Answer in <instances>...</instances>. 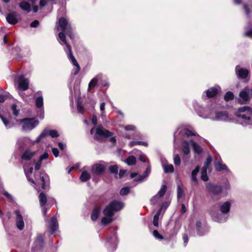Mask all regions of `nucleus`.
<instances>
[{
  "label": "nucleus",
  "mask_w": 252,
  "mask_h": 252,
  "mask_svg": "<svg viewBox=\"0 0 252 252\" xmlns=\"http://www.w3.org/2000/svg\"><path fill=\"white\" fill-rule=\"evenodd\" d=\"M97 83V79L96 78H94L89 83L88 91H90L91 88L95 86Z\"/></svg>",
  "instance_id": "obj_37"
},
{
  "label": "nucleus",
  "mask_w": 252,
  "mask_h": 252,
  "mask_svg": "<svg viewBox=\"0 0 252 252\" xmlns=\"http://www.w3.org/2000/svg\"><path fill=\"white\" fill-rule=\"evenodd\" d=\"M235 71L238 77L242 79L246 78L249 74V71L247 69L242 68L239 65L236 66Z\"/></svg>",
  "instance_id": "obj_9"
},
{
  "label": "nucleus",
  "mask_w": 252,
  "mask_h": 252,
  "mask_svg": "<svg viewBox=\"0 0 252 252\" xmlns=\"http://www.w3.org/2000/svg\"><path fill=\"white\" fill-rule=\"evenodd\" d=\"M151 172V166L150 165H148L147 168L146 169V171L143 175H147V177L149 175Z\"/></svg>",
  "instance_id": "obj_63"
},
{
  "label": "nucleus",
  "mask_w": 252,
  "mask_h": 252,
  "mask_svg": "<svg viewBox=\"0 0 252 252\" xmlns=\"http://www.w3.org/2000/svg\"><path fill=\"white\" fill-rule=\"evenodd\" d=\"M153 234L154 236V237L157 239L159 240H162L163 239L162 236L160 235L157 230H155L153 231Z\"/></svg>",
  "instance_id": "obj_47"
},
{
  "label": "nucleus",
  "mask_w": 252,
  "mask_h": 252,
  "mask_svg": "<svg viewBox=\"0 0 252 252\" xmlns=\"http://www.w3.org/2000/svg\"><path fill=\"white\" fill-rule=\"evenodd\" d=\"M35 154V152H32L30 150H27L22 154L21 158L23 160H29L33 157Z\"/></svg>",
  "instance_id": "obj_18"
},
{
  "label": "nucleus",
  "mask_w": 252,
  "mask_h": 252,
  "mask_svg": "<svg viewBox=\"0 0 252 252\" xmlns=\"http://www.w3.org/2000/svg\"><path fill=\"white\" fill-rule=\"evenodd\" d=\"M231 207V204L229 202H225L220 206V210L222 213H227Z\"/></svg>",
  "instance_id": "obj_20"
},
{
  "label": "nucleus",
  "mask_w": 252,
  "mask_h": 252,
  "mask_svg": "<svg viewBox=\"0 0 252 252\" xmlns=\"http://www.w3.org/2000/svg\"><path fill=\"white\" fill-rule=\"evenodd\" d=\"M105 170V167L104 165L101 164H95L92 168V172L95 174L99 175L102 174Z\"/></svg>",
  "instance_id": "obj_12"
},
{
  "label": "nucleus",
  "mask_w": 252,
  "mask_h": 252,
  "mask_svg": "<svg viewBox=\"0 0 252 252\" xmlns=\"http://www.w3.org/2000/svg\"><path fill=\"white\" fill-rule=\"evenodd\" d=\"M218 90L215 88H211L206 91V95L208 97H213L218 93Z\"/></svg>",
  "instance_id": "obj_24"
},
{
  "label": "nucleus",
  "mask_w": 252,
  "mask_h": 252,
  "mask_svg": "<svg viewBox=\"0 0 252 252\" xmlns=\"http://www.w3.org/2000/svg\"><path fill=\"white\" fill-rule=\"evenodd\" d=\"M159 199V197L157 194L153 196L150 200L151 203L152 204H156Z\"/></svg>",
  "instance_id": "obj_48"
},
{
  "label": "nucleus",
  "mask_w": 252,
  "mask_h": 252,
  "mask_svg": "<svg viewBox=\"0 0 252 252\" xmlns=\"http://www.w3.org/2000/svg\"><path fill=\"white\" fill-rule=\"evenodd\" d=\"M41 162H42V161L39 159L38 161L35 164V170H38L40 169L41 164Z\"/></svg>",
  "instance_id": "obj_59"
},
{
  "label": "nucleus",
  "mask_w": 252,
  "mask_h": 252,
  "mask_svg": "<svg viewBox=\"0 0 252 252\" xmlns=\"http://www.w3.org/2000/svg\"><path fill=\"white\" fill-rule=\"evenodd\" d=\"M199 171V166H197L195 168L192 170L191 172V179L194 182L195 185L197 184V179L196 178V175Z\"/></svg>",
  "instance_id": "obj_26"
},
{
  "label": "nucleus",
  "mask_w": 252,
  "mask_h": 252,
  "mask_svg": "<svg viewBox=\"0 0 252 252\" xmlns=\"http://www.w3.org/2000/svg\"><path fill=\"white\" fill-rule=\"evenodd\" d=\"M190 143L191 144V146L193 148L194 152L198 154H200L202 153V150L199 145L196 144L194 141L192 140H190Z\"/></svg>",
  "instance_id": "obj_22"
},
{
  "label": "nucleus",
  "mask_w": 252,
  "mask_h": 252,
  "mask_svg": "<svg viewBox=\"0 0 252 252\" xmlns=\"http://www.w3.org/2000/svg\"><path fill=\"white\" fill-rule=\"evenodd\" d=\"M40 135L42 138H45L46 136L49 135V130L47 129H44L40 134Z\"/></svg>",
  "instance_id": "obj_52"
},
{
  "label": "nucleus",
  "mask_w": 252,
  "mask_h": 252,
  "mask_svg": "<svg viewBox=\"0 0 252 252\" xmlns=\"http://www.w3.org/2000/svg\"><path fill=\"white\" fill-rule=\"evenodd\" d=\"M18 89L22 91H26L29 89V81L22 75L18 77Z\"/></svg>",
  "instance_id": "obj_8"
},
{
  "label": "nucleus",
  "mask_w": 252,
  "mask_h": 252,
  "mask_svg": "<svg viewBox=\"0 0 252 252\" xmlns=\"http://www.w3.org/2000/svg\"><path fill=\"white\" fill-rule=\"evenodd\" d=\"M158 219L159 217L155 215L154 217L153 223L154 225L157 227H158Z\"/></svg>",
  "instance_id": "obj_49"
},
{
  "label": "nucleus",
  "mask_w": 252,
  "mask_h": 252,
  "mask_svg": "<svg viewBox=\"0 0 252 252\" xmlns=\"http://www.w3.org/2000/svg\"><path fill=\"white\" fill-rule=\"evenodd\" d=\"M234 94L232 92H228L225 94L224 98L226 101H228L233 99L234 98Z\"/></svg>",
  "instance_id": "obj_36"
},
{
  "label": "nucleus",
  "mask_w": 252,
  "mask_h": 252,
  "mask_svg": "<svg viewBox=\"0 0 252 252\" xmlns=\"http://www.w3.org/2000/svg\"><path fill=\"white\" fill-rule=\"evenodd\" d=\"M136 145H142L145 146H148L147 143L143 141H132L129 143L130 147H133Z\"/></svg>",
  "instance_id": "obj_38"
},
{
  "label": "nucleus",
  "mask_w": 252,
  "mask_h": 252,
  "mask_svg": "<svg viewBox=\"0 0 252 252\" xmlns=\"http://www.w3.org/2000/svg\"><path fill=\"white\" fill-rule=\"evenodd\" d=\"M39 25V22L37 20H34L31 24V26L32 27H37Z\"/></svg>",
  "instance_id": "obj_62"
},
{
  "label": "nucleus",
  "mask_w": 252,
  "mask_h": 252,
  "mask_svg": "<svg viewBox=\"0 0 252 252\" xmlns=\"http://www.w3.org/2000/svg\"><path fill=\"white\" fill-rule=\"evenodd\" d=\"M212 161V157L210 156H208L207 158V159L204 163V166L202 168H205L207 169L209 167V165L211 164Z\"/></svg>",
  "instance_id": "obj_40"
},
{
  "label": "nucleus",
  "mask_w": 252,
  "mask_h": 252,
  "mask_svg": "<svg viewBox=\"0 0 252 252\" xmlns=\"http://www.w3.org/2000/svg\"><path fill=\"white\" fill-rule=\"evenodd\" d=\"M77 110L79 112L82 113L84 111V108L82 104L80 102L77 103Z\"/></svg>",
  "instance_id": "obj_53"
},
{
  "label": "nucleus",
  "mask_w": 252,
  "mask_h": 252,
  "mask_svg": "<svg viewBox=\"0 0 252 252\" xmlns=\"http://www.w3.org/2000/svg\"><path fill=\"white\" fill-rule=\"evenodd\" d=\"M196 228H197V231L198 234L200 236L202 235V234H201L199 232L200 228L201 227V222L199 221H197L196 223Z\"/></svg>",
  "instance_id": "obj_55"
},
{
  "label": "nucleus",
  "mask_w": 252,
  "mask_h": 252,
  "mask_svg": "<svg viewBox=\"0 0 252 252\" xmlns=\"http://www.w3.org/2000/svg\"><path fill=\"white\" fill-rule=\"evenodd\" d=\"M90 178L91 176L89 173L83 171L80 177V179L83 182H85L90 179Z\"/></svg>",
  "instance_id": "obj_29"
},
{
  "label": "nucleus",
  "mask_w": 252,
  "mask_h": 252,
  "mask_svg": "<svg viewBox=\"0 0 252 252\" xmlns=\"http://www.w3.org/2000/svg\"><path fill=\"white\" fill-rule=\"evenodd\" d=\"M204 118H210L212 120L218 121H228L229 120L228 114L226 112L212 111L208 116L205 117Z\"/></svg>",
  "instance_id": "obj_5"
},
{
  "label": "nucleus",
  "mask_w": 252,
  "mask_h": 252,
  "mask_svg": "<svg viewBox=\"0 0 252 252\" xmlns=\"http://www.w3.org/2000/svg\"><path fill=\"white\" fill-rule=\"evenodd\" d=\"M126 172V170H120L119 174V178H122L125 174Z\"/></svg>",
  "instance_id": "obj_64"
},
{
  "label": "nucleus",
  "mask_w": 252,
  "mask_h": 252,
  "mask_svg": "<svg viewBox=\"0 0 252 252\" xmlns=\"http://www.w3.org/2000/svg\"><path fill=\"white\" fill-rule=\"evenodd\" d=\"M66 52H68L69 54V57L70 60H71L72 63L74 65H75L76 67V70L75 71L74 74L76 75L78 73L79 71L80 70V67L79 65V64L77 63L76 59H75L74 57L73 56L72 52H71V48L70 49V50H66Z\"/></svg>",
  "instance_id": "obj_14"
},
{
  "label": "nucleus",
  "mask_w": 252,
  "mask_h": 252,
  "mask_svg": "<svg viewBox=\"0 0 252 252\" xmlns=\"http://www.w3.org/2000/svg\"><path fill=\"white\" fill-rule=\"evenodd\" d=\"M113 135V133L109 130L105 129L102 126H98L96 128V133L94 138L97 140H101L102 138L109 137Z\"/></svg>",
  "instance_id": "obj_7"
},
{
  "label": "nucleus",
  "mask_w": 252,
  "mask_h": 252,
  "mask_svg": "<svg viewBox=\"0 0 252 252\" xmlns=\"http://www.w3.org/2000/svg\"><path fill=\"white\" fill-rule=\"evenodd\" d=\"M118 166L117 165H114L110 166L109 167V171L113 174H117L118 171Z\"/></svg>",
  "instance_id": "obj_41"
},
{
  "label": "nucleus",
  "mask_w": 252,
  "mask_h": 252,
  "mask_svg": "<svg viewBox=\"0 0 252 252\" xmlns=\"http://www.w3.org/2000/svg\"><path fill=\"white\" fill-rule=\"evenodd\" d=\"M14 213L16 216V226L20 230H23L25 226L23 217L19 210H15Z\"/></svg>",
  "instance_id": "obj_10"
},
{
  "label": "nucleus",
  "mask_w": 252,
  "mask_h": 252,
  "mask_svg": "<svg viewBox=\"0 0 252 252\" xmlns=\"http://www.w3.org/2000/svg\"><path fill=\"white\" fill-rule=\"evenodd\" d=\"M139 160L143 162H146L147 161V158L144 155L142 154L139 156Z\"/></svg>",
  "instance_id": "obj_60"
},
{
  "label": "nucleus",
  "mask_w": 252,
  "mask_h": 252,
  "mask_svg": "<svg viewBox=\"0 0 252 252\" xmlns=\"http://www.w3.org/2000/svg\"><path fill=\"white\" fill-rule=\"evenodd\" d=\"M53 154L55 156V157H57L59 156V150L57 148H54L52 150Z\"/></svg>",
  "instance_id": "obj_54"
},
{
  "label": "nucleus",
  "mask_w": 252,
  "mask_h": 252,
  "mask_svg": "<svg viewBox=\"0 0 252 252\" xmlns=\"http://www.w3.org/2000/svg\"><path fill=\"white\" fill-rule=\"evenodd\" d=\"M56 28L57 30H61L62 32H66L71 39H74V35L72 32V27L65 18L61 17L59 19Z\"/></svg>",
  "instance_id": "obj_3"
},
{
  "label": "nucleus",
  "mask_w": 252,
  "mask_h": 252,
  "mask_svg": "<svg viewBox=\"0 0 252 252\" xmlns=\"http://www.w3.org/2000/svg\"><path fill=\"white\" fill-rule=\"evenodd\" d=\"M206 188L209 191L215 194H218L221 191V188L220 186L208 184L206 185Z\"/></svg>",
  "instance_id": "obj_15"
},
{
  "label": "nucleus",
  "mask_w": 252,
  "mask_h": 252,
  "mask_svg": "<svg viewBox=\"0 0 252 252\" xmlns=\"http://www.w3.org/2000/svg\"><path fill=\"white\" fill-rule=\"evenodd\" d=\"M174 163L175 165L179 166L181 164V159L180 158L178 154H176L174 155Z\"/></svg>",
  "instance_id": "obj_42"
},
{
  "label": "nucleus",
  "mask_w": 252,
  "mask_h": 252,
  "mask_svg": "<svg viewBox=\"0 0 252 252\" xmlns=\"http://www.w3.org/2000/svg\"><path fill=\"white\" fill-rule=\"evenodd\" d=\"M45 178H47V177L46 175H43L41 174L40 179L42 182L41 183V188L43 189H45L46 188V185H45Z\"/></svg>",
  "instance_id": "obj_45"
},
{
  "label": "nucleus",
  "mask_w": 252,
  "mask_h": 252,
  "mask_svg": "<svg viewBox=\"0 0 252 252\" xmlns=\"http://www.w3.org/2000/svg\"><path fill=\"white\" fill-rule=\"evenodd\" d=\"M135 128V126L132 125H128L125 126V129L126 130H134Z\"/></svg>",
  "instance_id": "obj_56"
},
{
  "label": "nucleus",
  "mask_w": 252,
  "mask_h": 252,
  "mask_svg": "<svg viewBox=\"0 0 252 252\" xmlns=\"http://www.w3.org/2000/svg\"><path fill=\"white\" fill-rule=\"evenodd\" d=\"M184 194V191L182 187L180 185L178 186L177 188V198L178 199L181 198Z\"/></svg>",
  "instance_id": "obj_39"
},
{
  "label": "nucleus",
  "mask_w": 252,
  "mask_h": 252,
  "mask_svg": "<svg viewBox=\"0 0 252 252\" xmlns=\"http://www.w3.org/2000/svg\"><path fill=\"white\" fill-rule=\"evenodd\" d=\"M59 37L60 40L62 41L66 46L67 50H70V46L68 44L66 40V36L64 32H61L59 33Z\"/></svg>",
  "instance_id": "obj_21"
},
{
  "label": "nucleus",
  "mask_w": 252,
  "mask_h": 252,
  "mask_svg": "<svg viewBox=\"0 0 252 252\" xmlns=\"http://www.w3.org/2000/svg\"><path fill=\"white\" fill-rule=\"evenodd\" d=\"M99 212L100 208L99 207H95L94 208L91 215V219L93 220H95L98 218Z\"/></svg>",
  "instance_id": "obj_27"
},
{
  "label": "nucleus",
  "mask_w": 252,
  "mask_h": 252,
  "mask_svg": "<svg viewBox=\"0 0 252 252\" xmlns=\"http://www.w3.org/2000/svg\"><path fill=\"white\" fill-rule=\"evenodd\" d=\"M184 133L187 136L189 137L192 135H196V134L192 131L189 130L188 129H184L183 130Z\"/></svg>",
  "instance_id": "obj_46"
},
{
  "label": "nucleus",
  "mask_w": 252,
  "mask_h": 252,
  "mask_svg": "<svg viewBox=\"0 0 252 252\" xmlns=\"http://www.w3.org/2000/svg\"><path fill=\"white\" fill-rule=\"evenodd\" d=\"M38 198L40 206L43 207L45 206L47 201L46 195L43 192H41L39 195Z\"/></svg>",
  "instance_id": "obj_23"
},
{
  "label": "nucleus",
  "mask_w": 252,
  "mask_h": 252,
  "mask_svg": "<svg viewBox=\"0 0 252 252\" xmlns=\"http://www.w3.org/2000/svg\"><path fill=\"white\" fill-rule=\"evenodd\" d=\"M237 117L244 122L245 125H252V109L248 106L240 107L237 112Z\"/></svg>",
  "instance_id": "obj_2"
},
{
  "label": "nucleus",
  "mask_w": 252,
  "mask_h": 252,
  "mask_svg": "<svg viewBox=\"0 0 252 252\" xmlns=\"http://www.w3.org/2000/svg\"><path fill=\"white\" fill-rule=\"evenodd\" d=\"M48 157V153L45 152L40 157L39 159L42 161L43 159L47 158Z\"/></svg>",
  "instance_id": "obj_58"
},
{
  "label": "nucleus",
  "mask_w": 252,
  "mask_h": 252,
  "mask_svg": "<svg viewBox=\"0 0 252 252\" xmlns=\"http://www.w3.org/2000/svg\"><path fill=\"white\" fill-rule=\"evenodd\" d=\"M49 135H50L51 137H58L59 136V134L58 131L56 130H49Z\"/></svg>",
  "instance_id": "obj_44"
},
{
  "label": "nucleus",
  "mask_w": 252,
  "mask_h": 252,
  "mask_svg": "<svg viewBox=\"0 0 252 252\" xmlns=\"http://www.w3.org/2000/svg\"><path fill=\"white\" fill-rule=\"evenodd\" d=\"M43 104V99L42 96H37L35 99V104L37 108L42 107Z\"/></svg>",
  "instance_id": "obj_31"
},
{
  "label": "nucleus",
  "mask_w": 252,
  "mask_h": 252,
  "mask_svg": "<svg viewBox=\"0 0 252 252\" xmlns=\"http://www.w3.org/2000/svg\"><path fill=\"white\" fill-rule=\"evenodd\" d=\"M47 2V0H40L39 5L40 7H43L46 5Z\"/></svg>",
  "instance_id": "obj_61"
},
{
  "label": "nucleus",
  "mask_w": 252,
  "mask_h": 252,
  "mask_svg": "<svg viewBox=\"0 0 252 252\" xmlns=\"http://www.w3.org/2000/svg\"><path fill=\"white\" fill-rule=\"evenodd\" d=\"M214 220L215 221L219 222H223L225 221L226 219H222L221 218H220V217H215L214 218Z\"/></svg>",
  "instance_id": "obj_57"
},
{
  "label": "nucleus",
  "mask_w": 252,
  "mask_h": 252,
  "mask_svg": "<svg viewBox=\"0 0 252 252\" xmlns=\"http://www.w3.org/2000/svg\"><path fill=\"white\" fill-rule=\"evenodd\" d=\"M252 96V89L246 87L239 93V98L238 101L240 104H245Z\"/></svg>",
  "instance_id": "obj_6"
},
{
  "label": "nucleus",
  "mask_w": 252,
  "mask_h": 252,
  "mask_svg": "<svg viewBox=\"0 0 252 252\" xmlns=\"http://www.w3.org/2000/svg\"><path fill=\"white\" fill-rule=\"evenodd\" d=\"M58 228V223L55 217H53L50 220L49 229L51 233H54Z\"/></svg>",
  "instance_id": "obj_11"
},
{
  "label": "nucleus",
  "mask_w": 252,
  "mask_h": 252,
  "mask_svg": "<svg viewBox=\"0 0 252 252\" xmlns=\"http://www.w3.org/2000/svg\"><path fill=\"white\" fill-rule=\"evenodd\" d=\"M19 7L24 11L29 13L32 10V6L30 2L26 1H22L19 3Z\"/></svg>",
  "instance_id": "obj_19"
},
{
  "label": "nucleus",
  "mask_w": 252,
  "mask_h": 252,
  "mask_svg": "<svg viewBox=\"0 0 252 252\" xmlns=\"http://www.w3.org/2000/svg\"><path fill=\"white\" fill-rule=\"evenodd\" d=\"M207 169L205 168H202L201 169V179L205 182L208 180V177L207 175Z\"/></svg>",
  "instance_id": "obj_32"
},
{
  "label": "nucleus",
  "mask_w": 252,
  "mask_h": 252,
  "mask_svg": "<svg viewBox=\"0 0 252 252\" xmlns=\"http://www.w3.org/2000/svg\"><path fill=\"white\" fill-rule=\"evenodd\" d=\"M124 207V204L122 202L114 201L106 206L103 211L104 217L101 220V223L106 225L111 222L113 219L114 212L119 211Z\"/></svg>",
  "instance_id": "obj_1"
},
{
  "label": "nucleus",
  "mask_w": 252,
  "mask_h": 252,
  "mask_svg": "<svg viewBox=\"0 0 252 252\" xmlns=\"http://www.w3.org/2000/svg\"><path fill=\"white\" fill-rule=\"evenodd\" d=\"M43 242V236L42 234H39L37 235L36 240L35 241L36 245H38L41 247Z\"/></svg>",
  "instance_id": "obj_35"
},
{
  "label": "nucleus",
  "mask_w": 252,
  "mask_h": 252,
  "mask_svg": "<svg viewBox=\"0 0 252 252\" xmlns=\"http://www.w3.org/2000/svg\"><path fill=\"white\" fill-rule=\"evenodd\" d=\"M125 162L129 165H134L136 163V158L133 156H129L126 159Z\"/></svg>",
  "instance_id": "obj_30"
},
{
  "label": "nucleus",
  "mask_w": 252,
  "mask_h": 252,
  "mask_svg": "<svg viewBox=\"0 0 252 252\" xmlns=\"http://www.w3.org/2000/svg\"><path fill=\"white\" fill-rule=\"evenodd\" d=\"M214 166L217 171H224L227 172L228 171V168L226 165L223 164L221 163V161L216 160L214 162Z\"/></svg>",
  "instance_id": "obj_16"
},
{
  "label": "nucleus",
  "mask_w": 252,
  "mask_h": 252,
  "mask_svg": "<svg viewBox=\"0 0 252 252\" xmlns=\"http://www.w3.org/2000/svg\"><path fill=\"white\" fill-rule=\"evenodd\" d=\"M167 187L166 185H163L161 186L160 190L158 191V192L157 193V195L159 197V198L163 196L166 191Z\"/></svg>",
  "instance_id": "obj_33"
},
{
  "label": "nucleus",
  "mask_w": 252,
  "mask_h": 252,
  "mask_svg": "<svg viewBox=\"0 0 252 252\" xmlns=\"http://www.w3.org/2000/svg\"><path fill=\"white\" fill-rule=\"evenodd\" d=\"M22 129L30 131L34 128L39 124L37 120L34 118H26L20 121Z\"/></svg>",
  "instance_id": "obj_4"
},
{
  "label": "nucleus",
  "mask_w": 252,
  "mask_h": 252,
  "mask_svg": "<svg viewBox=\"0 0 252 252\" xmlns=\"http://www.w3.org/2000/svg\"><path fill=\"white\" fill-rule=\"evenodd\" d=\"M6 19L7 22L12 25H14L18 22L16 17V13L15 12H11L8 13Z\"/></svg>",
  "instance_id": "obj_17"
},
{
  "label": "nucleus",
  "mask_w": 252,
  "mask_h": 252,
  "mask_svg": "<svg viewBox=\"0 0 252 252\" xmlns=\"http://www.w3.org/2000/svg\"><path fill=\"white\" fill-rule=\"evenodd\" d=\"M0 117L1 119V120L2 121L3 124H4L5 126L7 127V128H9L10 127V125H9V122L8 121H7L6 119H5L4 118H3L2 116H1V115H0Z\"/></svg>",
  "instance_id": "obj_51"
},
{
  "label": "nucleus",
  "mask_w": 252,
  "mask_h": 252,
  "mask_svg": "<svg viewBox=\"0 0 252 252\" xmlns=\"http://www.w3.org/2000/svg\"><path fill=\"white\" fill-rule=\"evenodd\" d=\"M11 108L14 115L16 116H18L19 114V111L17 109V106L15 104H13Z\"/></svg>",
  "instance_id": "obj_50"
},
{
  "label": "nucleus",
  "mask_w": 252,
  "mask_h": 252,
  "mask_svg": "<svg viewBox=\"0 0 252 252\" xmlns=\"http://www.w3.org/2000/svg\"><path fill=\"white\" fill-rule=\"evenodd\" d=\"M66 52H68L69 54V57L70 60H71L72 63L74 65H75L76 67V70L75 71L74 74L76 75L78 73L79 71L80 70V67L79 65V64L77 63L76 59H75L74 57L73 56L72 52H71V48L70 49V50H66Z\"/></svg>",
  "instance_id": "obj_13"
},
{
  "label": "nucleus",
  "mask_w": 252,
  "mask_h": 252,
  "mask_svg": "<svg viewBox=\"0 0 252 252\" xmlns=\"http://www.w3.org/2000/svg\"><path fill=\"white\" fill-rule=\"evenodd\" d=\"M165 173H172L174 171V167L172 164H164L163 165Z\"/></svg>",
  "instance_id": "obj_28"
},
{
  "label": "nucleus",
  "mask_w": 252,
  "mask_h": 252,
  "mask_svg": "<svg viewBox=\"0 0 252 252\" xmlns=\"http://www.w3.org/2000/svg\"><path fill=\"white\" fill-rule=\"evenodd\" d=\"M129 190L130 188L129 187L123 188L121 189L120 193L121 195H126L129 193Z\"/></svg>",
  "instance_id": "obj_43"
},
{
  "label": "nucleus",
  "mask_w": 252,
  "mask_h": 252,
  "mask_svg": "<svg viewBox=\"0 0 252 252\" xmlns=\"http://www.w3.org/2000/svg\"><path fill=\"white\" fill-rule=\"evenodd\" d=\"M189 142L186 140L183 142V152L185 155H188L190 153Z\"/></svg>",
  "instance_id": "obj_25"
},
{
  "label": "nucleus",
  "mask_w": 252,
  "mask_h": 252,
  "mask_svg": "<svg viewBox=\"0 0 252 252\" xmlns=\"http://www.w3.org/2000/svg\"><path fill=\"white\" fill-rule=\"evenodd\" d=\"M33 170V167H31L29 169V172L25 171V174H26V176L28 181H30L32 184L35 185V183L33 179L30 178V174H31L32 173Z\"/></svg>",
  "instance_id": "obj_34"
}]
</instances>
